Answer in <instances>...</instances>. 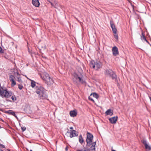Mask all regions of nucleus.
Segmentation results:
<instances>
[{
    "label": "nucleus",
    "instance_id": "nucleus-34",
    "mask_svg": "<svg viewBox=\"0 0 151 151\" xmlns=\"http://www.w3.org/2000/svg\"><path fill=\"white\" fill-rule=\"evenodd\" d=\"M65 150L66 151H67L68 150V147L67 146L65 148Z\"/></svg>",
    "mask_w": 151,
    "mask_h": 151
},
{
    "label": "nucleus",
    "instance_id": "nucleus-25",
    "mask_svg": "<svg viewBox=\"0 0 151 151\" xmlns=\"http://www.w3.org/2000/svg\"><path fill=\"white\" fill-rule=\"evenodd\" d=\"M112 30L114 33H116L117 32V30L116 28L112 29Z\"/></svg>",
    "mask_w": 151,
    "mask_h": 151
},
{
    "label": "nucleus",
    "instance_id": "nucleus-37",
    "mask_svg": "<svg viewBox=\"0 0 151 151\" xmlns=\"http://www.w3.org/2000/svg\"><path fill=\"white\" fill-rule=\"evenodd\" d=\"M112 151H116L115 150H112Z\"/></svg>",
    "mask_w": 151,
    "mask_h": 151
},
{
    "label": "nucleus",
    "instance_id": "nucleus-6",
    "mask_svg": "<svg viewBox=\"0 0 151 151\" xmlns=\"http://www.w3.org/2000/svg\"><path fill=\"white\" fill-rule=\"evenodd\" d=\"M67 133L69 134V136L70 138H72L78 135V133L75 130L68 131Z\"/></svg>",
    "mask_w": 151,
    "mask_h": 151
},
{
    "label": "nucleus",
    "instance_id": "nucleus-40",
    "mask_svg": "<svg viewBox=\"0 0 151 151\" xmlns=\"http://www.w3.org/2000/svg\"><path fill=\"white\" fill-rule=\"evenodd\" d=\"M17 74H19V73H17Z\"/></svg>",
    "mask_w": 151,
    "mask_h": 151
},
{
    "label": "nucleus",
    "instance_id": "nucleus-10",
    "mask_svg": "<svg viewBox=\"0 0 151 151\" xmlns=\"http://www.w3.org/2000/svg\"><path fill=\"white\" fill-rule=\"evenodd\" d=\"M74 77L76 80L78 79L79 82L80 83H83L84 81H83V79L82 78H81L77 74H76L74 75Z\"/></svg>",
    "mask_w": 151,
    "mask_h": 151
},
{
    "label": "nucleus",
    "instance_id": "nucleus-29",
    "mask_svg": "<svg viewBox=\"0 0 151 151\" xmlns=\"http://www.w3.org/2000/svg\"><path fill=\"white\" fill-rule=\"evenodd\" d=\"M0 148H5V147L4 145L0 144Z\"/></svg>",
    "mask_w": 151,
    "mask_h": 151
},
{
    "label": "nucleus",
    "instance_id": "nucleus-20",
    "mask_svg": "<svg viewBox=\"0 0 151 151\" xmlns=\"http://www.w3.org/2000/svg\"><path fill=\"white\" fill-rule=\"evenodd\" d=\"M142 35L141 36V40H145V39H146L145 35L143 32H142Z\"/></svg>",
    "mask_w": 151,
    "mask_h": 151
},
{
    "label": "nucleus",
    "instance_id": "nucleus-16",
    "mask_svg": "<svg viewBox=\"0 0 151 151\" xmlns=\"http://www.w3.org/2000/svg\"><path fill=\"white\" fill-rule=\"evenodd\" d=\"M91 96H93V97L96 98V99H98L99 97V96L98 94L96 93H91L90 95Z\"/></svg>",
    "mask_w": 151,
    "mask_h": 151
},
{
    "label": "nucleus",
    "instance_id": "nucleus-8",
    "mask_svg": "<svg viewBox=\"0 0 151 151\" xmlns=\"http://www.w3.org/2000/svg\"><path fill=\"white\" fill-rule=\"evenodd\" d=\"M112 51L113 55L114 56H116L119 54L118 49L116 46H114L112 48Z\"/></svg>",
    "mask_w": 151,
    "mask_h": 151
},
{
    "label": "nucleus",
    "instance_id": "nucleus-26",
    "mask_svg": "<svg viewBox=\"0 0 151 151\" xmlns=\"http://www.w3.org/2000/svg\"><path fill=\"white\" fill-rule=\"evenodd\" d=\"M112 30L114 33H116L117 32V30L116 28L112 29Z\"/></svg>",
    "mask_w": 151,
    "mask_h": 151
},
{
    "label": "nucleus",
    "instance_id": "nucleus-28",
    "mask_svg": "<svg viewBox=\"0 0 151 151\" xmlns=\"http://www.w3.org/2000/svg\"><path fill=\"white\" fill-rule=\"evenodd\" d=\"M23 88V86L22 85H18V88H19L20 90L22 89Z\"/></svg>",
    "mask_w": 151,
    "mask_h": 151
},
{
    "label": "nucleus",
    "instance_id": "nucleus-38",
    "mask_svg": "<svg viewBox=\"0 0 151 151\" xmlns=\"http://www.w3.org/2000/svg\"><path fill=\"white\" fill-rule=\"evenodd\" d=\"M0 151H4L3 150H1Z\"/></svg>",
    "mask_w": 151,
    "mask_h": 151
},
{
    "label": "nucleus",
    "instance_id": "nucleus-27",
    "mask_svg": "<svg viewBox=\"0 0 151 151\" xmlns=\"http://www.w3.org/2000/svg\"><path fill=\"white\" fill-rule=\"evenodd\" d=\"M88 99L89 100H91V101H92L93 102H94V100L91 97V96L88 97Z\"/></svg>",
    "mask_w": 151,
    "mask_h": 151
},
{
    "label": "nucleus",
    "instance_id": "nucleus-24",
    "mask_svg": "<svg viewBox=\"0 0 151 151\" xmlns=\"http://www.w3.org/2000/svg\"><path fill=\"white\" fill-rule=\"evenodd\" d=\"M11 98L13 101H16L17 100V98L15 96H12V97Z\"/></svg>",
    "mask_w": 151,
    "mask_h": 151
},
{
    "label": "nucleus",
    "instance_id": "nucleus-4",
    "mask_svg": "<svg viewBox=\"0 0 151 151\" xmlns=\"http://www.w3.org/2000/svg\"><path fill=\"white\" fill-rule=\"evenodd\" d=\"M89 65L91 68L97 70L102 67V63L99 61L95 62L91 60L90 61Z\"/></svg>",
    "mask_w": 151,
    "mask_h": 151
},
{
    "label": "nucleus",
    "instance_id": "nucleus-19",
    "mask_svg": "<svg viewBox=\"0 0 151 151\" xmlns=\"http://www.w3.org/2000/svg\"><path fill=\"white\" fill-rule=\"evenodd\" d=\"M51 5L52 6H53L54 8H57L58 6V5L57 3H55L54 4H53L51 2H50Z\"/></svg>",
    "mask_w": 151,
    "mask_h": 151
},
{
    "label": "nucleus",
    "instance_id": "nucleus-15",
    "mask_svg": "<svg viewBox=\"0 0 151 151\" xmlns=\"http://www.w3.org/2000/svg\"><path fill=\"white\" fill-rule=\"evenodd\" d=\"M6 113H8L9 114H11L13 115L16 118H17V116H16L15 112L12 110H9L8 111H7Z\"/></svg>",
    "mask_w": 151,
    "mask_h": 151
},
{
    "label": "nucleus",
    "instance_id": "nucleus-14",
    "mask_svg": "<svg viewBox=\"0 0 151 151\" xmlns=\"http://www.w3.org/2000/svg\"><path fill=\"white\" fill-rule=\"evenodd\" d=\"M113 112L112 110H111L110 109H109L106 111L105 114L106 115H109L112 116L113 114Z\"/></svg>",
    "mask_w": 151,
    "mask_h": 151
},
{
    "label": "nucleus",
    "instance_id": "nucleus-9",
    "mask_svg": "<svg viewBox=\"0 0 151 151\" xmlns=\"http://www.w3.org/2000/svg\"><path fill=\"white\" fill-rule=\"evenodd\" d=\"M118 117L114 116L109 119L110 122L112 124H115L117 120Z\"/></svg>",
    "mask_w": 151,
    "mask_h": 151
},
{
    "label": "nucleus",
    "instance_id": "nucleus-5",
    "mask_svg": "<svg viewBox=\"0 0 151 151\" xmlns=\"http://www.w3.org/2000/svg\"><path fill=\"white\" fill-rule=\"evenodd\" d=\"M42 79L45 81L48 85H50L53 83L52 79L50 77L49 74L47 73L45 74L42 77Z\"/></svg>",
    "mask_w": 151,
    "mask_h": 151
},
{
    "label": "nucleus",
    "instance_id": "nucleus-12",
    "mask_svg": "<svg viewBox=\"0 0 151 151\" xmlns=\"http://www.w3.org/2000/svg\"><path fill=\"white\" fill-rule=\"evenodd\" d=\"M32 4L35 7H38L40 5L38 0H32Z\"/></svg>",
    "mask_w": 151,
    "mask_h": 151
},
{
    "label": "nucleus",
    "instance_id": "nucleus-32",
    "mask_svg": "<svg viewBox=\"0 0 151 151\" xmlns=\"http://www.w3.org/2000/svg\"><path fill=\"white\" fill-rule=\"evenodd\" d=\"M0 53H4V50H2V48L1 47H0Z\"/></svg>",
    "mask_w": 151,
    "mask_h": 151
},
{
    "label": "nucleus",
    "instance_id": "nucleus-13",
    "mask_svg": "<svg viewBox=\"0 0 151 151\" xmlns=\"http://www.w3.org/2000/svg\"><path fill=\"white\" fill-rule=\"evenodd\" d=\"M77 114V112L76 110L71 111L70 112V114L71 117H74L76 116Z\"/></svg>",
    "mask_w": 151,
    "mask_h": 151
},
{
    "label": "nucleus",
    "instance_id": "nucleus-36",
    "mask_svg": "<svg viewBox=\"0 0 151 151\" xmlns=\"http://www.w3.org/2000/svg\"><path fill=\"white\" fill-rule=\"evenodd\" d=\"M70 129H73V127H70Z\"/></svg>",
    "mask_w": 151,
    "mask_h": 151
},
{
    "label": "nucleus",
    "instance_id": "nucleus-23",
    "mask_svg": "<svg viewBox=\"0 0 151 151\" xmlns=\"http://www.w3.org/2000/svg\"><path fill=\"white\" fill-rule=\"evenodd\" d=\"M11 82H12L11 85L12 86H14L16 85V83L14 80L12 81Z\"/></svg>",
    "mask_w": 151,
    "mask_h": 151
},
{
    "label": "nucleus",
    "instance_id": "nucleus-22",
    "mask_svg": "<svg viewBox=\"0 0 151 151\" xmlns=\"http://www.w3.org/2000/svg\"><path fill=\"white\" fill-rule=\"evenodd\" d=\"M114 36L115 38L117 40H118V37L117 32L116 33H114Z\"/></svg>",
    "mask_w": 151,
    "mask_h": 151
},
{
    "label": "nucleus",
    "instance_id": "nucleus-39",
    "mask_svg": "<svg viewBox=\"0 0 151 151\" xmlns=\"http://www.w3.org/2000/svg\"><path fill=\"white\" fill-rule=\"evenodd\" d=\"M30 151H32V150H30Z\"/></svg>",
    "mask_w": 151,
    "mask_h": 151
},
{
    "label": "nucleus",
    "instance_id": "nucleus-3",
    "mask_svg": "<svg viewBox=\"0 0 151 151\" xmlns=\"http://www.w3.org/2000/svg\"><path fill=\"white\" fill-rule=\"evenodd\" d=\"M104 73L106 76L111 78L113 80H114L115 82L117 81V76L112 70L106 69L104 72Z\"/></svg>",
    "mask_w": 151,
    "mask_h": 151
},
{
    "label": "nucleus",
    "instance_id": "nucleus-2",
    "mask_svg": "<svg viewBox=\"0 0 151 151\" xmlns=\"http://www.w3.org/2000/svg\"><path fill=\"white\" fill-rule=\"evenodd\" d=\"M36 93L39 94V97L41 99H46L47 98V95L45 91L42 87L41 86L38 88L36 91Z\"/></svg>",
    "mask_w": 151,
    "mask_h": 151
},
{
    "label": "nucleus",
    "instance_id": "nucleus-17",
    "mask_svg": "<svg viewBox=\"0 0 151 151\" xmlns=\"http://www.w3.org/2000/svg\"><path fill=\"white\" fill-rule=\"evenodd\" d=\"M110 24L111 25V27L112 28V29H114L115 28V26L113 22L112 21H110Z\"/></svg>",
    "mask_w": 151,
    "mask_h": 151
},
{
    "label": "nucleus",
    "instance_id": "nucleus-7",
    "mask_svg": "<svg viewBox=\"0 0 151 151\" xmlns=\"http://www.w3.org/2000/svg\"><path fill=\"white\" fill-rule=\"evenodd\" d=\"M141 142L144 145L145 148L146 150H148L149 151L151 150V147L150 146L148 145L147 141L145 139H142L141 140Z\"/></svg>",
    "mask_w": 151,
    "mask_h": 151
},
{
    "label": "nucleus",
    "instance_id": "nucleus-31",
    "mask_svg": "<svg viewBox=\"0 0 151 151\" xmlns=\"http://www.w3.org/2000/svg\"><path fill=\"white\" fill-rule=\"evenodd\" d=\"M18 81L19 82H22V80L20 77L18 78Z\"/></svg>",
    "mask_w": 151,
    "mask_h": 151
},
{
    "label": "nucleus",
    "instance_id": "nucleus-30",
    "mask_svg": "<svg viewBox=\"0 0 151 151\" xmlns=\"http://www.w3.org/2000/svg\"><path fill=\"white\" fill-rule=\"evenodd\" d=\"M26 129V128L25 127H22V132H24L25 130Z\"/></svg>",
    "mask_w": 151,
    "mask_h": 151
},
{
    "label": "nucleus",
    "instance_id": "nucleus-1",
    "mask_svg": "<svg viewBox=\"0 0 151 151\" xmlns=\"http://www.w3.org/2000/svg\"><path fill=\"white\" fill-rule=\"evenodd\" d=\"M93 137L92 134L87 132L86 139V146L83 145L84 149H77L76 151H96L95 147L96 145V141L93 142Z\"/></svg>",
    "mask_w": 151,
    "mask_h": 151
},
{
    "label": "nucleus",
    "instance_id": "nucleus-35",
    "mask_svg": "<svg viewBox=\"0 0 151 151\" xmlns=\"http://www.w3.org/2000/svg\"><path fill=\"white\" fill-rule=\"evenodd\" d=\"M145 41L146 42H147V43H149V42H148V41H147L146 39H145Z\"/></svg>",
    "mask_w": 151,
    "mask_h": 151
},
{
    "label": "nucleus",
    "instance_id": "nucleus-33",
    "mask_svg": "<svg viewBox=\"0 0 151 151\" xmlns=\"http://www.w3.org/2000/svg\"><path fill=\"white\" fill-rule=\"evenodd\" d=\"M73 82L75 84H76L77 83V82L74 80H73Z\"/></svg>",
    "mask_w": 151,
    "mask_h": 151
},
{
    "label": "nucleus",
    "instance_id": "nucleus-21",
    "mask_svg": "<svg viewBox=\"0 0 151 151\" xmlns=\"http://www.w3.org/2000/svg\"><path fill=\"white\" fill-rule=\"evenodd\" d=\"M35 86V82L33 81H32L31 83V86L32 87H34Z\"/></svg>",
    "mask_w": 151,
    "mask_h": 151
},
{
    "label": "nucleus",
    "instance_id": "nucleus-18",
    "mask_svg": "<svg viewBox=\"0 0 151 151\" xmlns=\"http://www.w3.org/2000/svg\"><path fill=\"white\" fill-rule=\"evenodd\" d=\"M15 78V77L12 75H9V79L10 81L14 80Z\"/></svg>",
    "mask_w": 151,
    "mask_h": 151
},
{
    "label": "nucleus",
    "instance_id": "nucleus-11",
    "mask_svg": "<svg viewBox=\"0 0 151 151\" xmlns=\"http://www.w3.org/2000/svg\"><path fill=\"white\" fill-rule=\"evenodd\" d=\"M79 141L80 144H81L83 147L84 145L85 146V142L84 140L83 139L82 136L81 134H80L79 137Z\"/></svg>",
    "mask_w": 151,
    "mask_h": 151
}]
</instances>
